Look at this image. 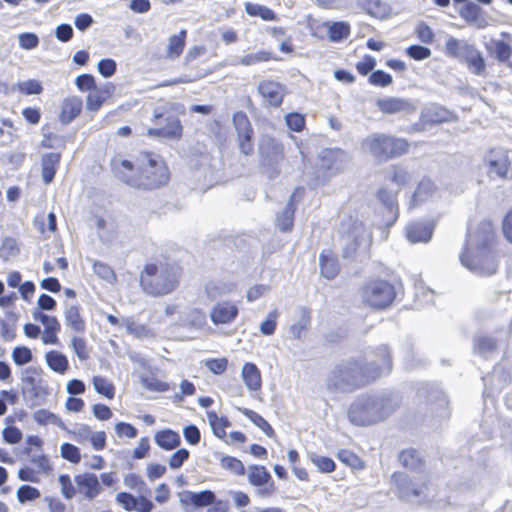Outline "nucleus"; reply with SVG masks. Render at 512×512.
Instances as JSON below:
<instances>
[{
  "instance_id": "60",
  "label": "nucleus",
  "mask_w": 512,
  "mask_h": 512,
  "mask_svg": "<svg viewBox=\"0 0 512 512\" xmlns=\"http://www.w3.org/2000/svg\"><path fill=\"white\" fill-rule=\"evenodd\" d=\"M40 497V491L30 485H22L17 490V498L20 503L33 501Z\"/></svg>"
},
{
  "instance_id": "49",
  "label": "nucleus",
  "mask_w": 512,
  "mask_h": 512,
  "mask_svg": "<svg viewBox=\"0 0 512 512\" xmlns=\"http://www.w3.org/2000/svg\"><path fill=\"white\" fill-rule=\"evenodd\" d=\"M310 460L321 473H332L336 469L334 460L328 456L311 454Z\"/></svg>"
},
{
  "instance_id": "54",
  "label": "nucleus",
  "mask_w": 512,
  "mask_h": 512,
  "mask_svg": "<svg viewBox=\"0 0 512 512\" xmlns=\"http://www.w3.org/2000/svg\"><path fill=\"white\" fill-rule=\"evenodd\" d=\"M481 8L474 2H467L460 9V16L468 22H476L481 17Z\"/></svg>"
},
{
  "instance_id": "26",
  "label": "nucleus",
  "mask_w": 512,
  "mask_h": 512,
  "mask_svg": "<svg viewBox=\"0 0 512 512\" xmlns=\"http://www.w3.org/2000/svg\"><path fill=\"white\" fill-rule=\"evenodd\" d=\"M351 423L357 426H368L374 424L368 402L352 405L348 411Z\"/></svg>"
},
{
  "instance_id": "43",
  "label": "nucleus",
  "mask_w": 512,
  "mask_h": 512,
  "mask_svg": "<svg viewBox=\"0 0 512 512\" xmlns=\"http://www.w3.org/2000/svg\"><path fill=\"white\" fill-rule=\"evenodd\" d=\"M245 11L251 17H260L264 21H275L277 20V14L267 6L254 4L247 2L245 3Z\"/></svg>"
},
{
  "instance_id": "33",
  "label": "nucleus",
  "mask_w": 512,
  "mask_h": 512,
  "mask_svg": "<svg viewBox=\"0 0 512 512\" xmlns=\"http://www.w3.org/2000/svg\"><path fill=\"white\" fill-rule=\"evenodd\" d=\"M80 311L81 309L78 305H71L64 313L66 325L76 333H84L86 331V322Z\"/></svg>"
},
{
  "instance_id": "11",
  "label": "nucleus",
  "mask_w": 512,
  "mask_h": 512,
  "mask_svg": "<svg viewBox=\"0 0 512 512\" xmlns=\"http://www.w3.org/2000/svg\"><path fill=\"white\" fill-rule=\"evenodd\" d=\"M248 481L252 486L259 488L257 494L261 497H270L276 492L275 482L265 466H249Z\"/></svg>"
},
{
  "instance_id": "19",
  "label": "nucleus",
  "mask_w": 512,
  "mask_h": 512,
  "mask_svg": "<svg viewBox=\"0 0 512 512\" xmlns=\"http://www.w3.org/2000/svg\"><path fill=\"white\" fill-rule=\"evenodd\" d=\"M215 494L211 490L200 492L185 491L180 495V503L183 506H193L196 508L210 506L214 503Z\"/></svg>"
},
{
  "instance_id": "24",
  "label": "nucleus",
  "mask_w": 512,
  "mask_h": 512,
  "mask_svg": "<svg viewBox=\"0 0 512 512\" xmlns=\"http://www.w3.org/2000/svg\"><path fill=\"white\" fill-rule=\"evenodd\" d=\"M464 61L467 68L474 75H484L486 72V64L481 52L473 45H466Z\"/></svg>"
},
{
  "instance_id": "36",
  "label": "nucleus",
  "mask_w": 512,
  "mask_h": 512,
  "mask_svg": "<svg viewBox=\"0 0 512 512\" xmlns=\"http://www.w3.org/2000/svg\"><path fill=\"white\" fill-rule=\"evenodd\" d=\"M206 415L213 434L217 438L225 440L227 436L226 429L231 426L229 419L226 416H218V414L213 410L207 411Z\"/></svg>"
},
{
  "instance_id": "39",
  "label": "nucleus",
  "mask_w": 512,
  "mask_h": 512,
  "mask_svg": "<svg viewBox=\"0 0 512 512\" xmlns=\"http://www.w3.org/2000/svg\"><path fill=\"white\" fill-rule=\"evenodd\" d=\"M277 60H279V58L272 51L259 50L255 53H249L242 56L239 59V64L243 66H255L260 63H266Z\"/></svg>"
},
{
  "instance_id": "41",
  "label": "nucleus",
  "mask_w": 512,
  "mask_h": 512,
  "mask_svg": "<svg viewBox=\"0 0 512 512\" xmlns=\"http://www.w3.org/2000/svg\"><path fill=\"white\" fill-rule=\"evenodd\" d=\"M239 410L254 425L261 429L267 437L274 438L276 436L272 426L260 414L248 408H241Z\"/></svg>"
},
{
  "instance_id": "55",
  "label": "nucleus",
  "mask_w": 512,
  "mask_h": 512,
  "mask_svg": "<svg viewBox=\"0 0 512 512\" xmlns=\"http://www.w3.org/2000/svg\"><path fill=\"white\" fill-rule=\"evenodd\" d=\"M228 364V359L226 357L209 358L204 362L205 367L215 375L225 373L228 368Z\"/></svg>"
},
{
  "instance_id": "51",
  "label": "nucleus",
  "mask_w": 512,
  "mask_h": 512,
  "mask_svg": "<svg viewBox=\"0 0 512 512\" xmlns=\"http://www.w3.org/2000/svg\"><path fill=\"white\" fill-rule=\"evenodd\" d=\"M70 346L81 361L90 357L88 344L85 338L74 336L71 338Z\"/></svg>"
},
{
  "instance_id": "12",
  "label": "nucleus",
  "mask_w": 512,
  "mask_h": 512,
  "mask_svg": "<svg viewBox=\"0 0 512 512\" xmlns=\"http://www.w3.org/2000/svg\"><path fill=\"white\" fill-rule=\"evenodd\" d=\"M485 163L491 176L501 179L507 178L511 162L508 153L502 149H490L485 157Z\"/></svg>"
},
{
  "instance_id": "3",
  "label": "nucleus",
  "mask_w": 512,
  "mask_h": 512,
  "mask_svg": "<svg viewBox=\"0 0 512 512\" xmlns=\"http://www.w3.org/2000/svg\"><path fill=\"white\" fill-rule=\"evenodd\" d=\"M497 233L491 221H482L470 228L460 255L461 263L481 275H492L498 267L495 247Z\"/></svg>"
},
{
  "instance_id": "2",
  "label": "nucleus",
  "mask_w": 512,
  "mask_h": 512,
  "mask_svg": "<svg viewBox=\"0 0 512 512\" xmlns=\"http://www.w3.org/2000/svg\"><path fill=\"white\" fill-rule=\"evenodd\" d=\"M391 368L389 351L386 348H379L365 361L353 360L347 366L337 369L328 382V389L352 392L373 383L382 375L389 373Z\"/></svg>"
},
{
  "instance_id": "15",
  "label": "nucleus",
  "mask_w": 512,
  "mask_h": 512,
  "mask_svg": "<svg viewBox=\"0 0 512 512\" xmlns=\"http://www.w3.org/2000/svg\"><path fill=\"white\" fill-rule=\"evenodd\" d=\"M377 198L385 209L386 225H393L399 217V204L397 201V193L385 187H382L377 191Z\"/></svg>"
},
{
  "instance_id": "17",
  "label": "nucleus",
  "mask_w": 512,
  "mask_h": 512,
  "mask_svg": "<svg viewBox=\"0 0 512 512\" xmlns=\"http://www.w3.org/2000/svg\"><path fill=\"white\" fill-rule=\"evenodd\" d=\"M239 314L236 304L224 301L217 303L210 312L211 321L215 325L228 324L233 322Z\"/></svg>"
},
{
  "instance_id": "62",
  "label": "nucleus",
  "mask_w": 512,
  "mask_h": 512,
  "mask_svg": "<svg viewBox=\"0 0 512 512\" xmlns=\"http://www.w3.org/2000/svg\"><path fill=\"white\" fill-rule=\"evenodd\" d=\"M58 481L61 486L62 495L68 500L72 499L76 495V490L71 477L68 474H62L59 476Z\"/></svg>"
},
{
  "instance_id": "1",
  "label": "nucleus",
  "mask_w": 512,
  "mask_h": 512,
  "mask_svg": "<svg viewBox=\"0 0 512 512\" xmlns=\"http://www.w3.org/2000/svg\"><path fill=\"white\" fill-rule=\"evenodd\" d=\"M110 167L115 178L138 190H158L167 186L171 179L164 158L148 150L140 151L136 164L128 159L113 157Z\"/></svg>"
},
{
  "instance_id": "13",
  "label": "nucleus",
  "mask_w": 512,
  "mask_h": 512,
  "mask_svg": "<svg viewBox=\"0 0 512 512\" xmlns=\"http://www.w3.org/2000/svg\"><path fill=\"white\" fill-rule=\"evenodd\" d=\"M258 92L269 106L278 108L283 103L285 87L274 80H263L258 85Z\"/></svg>"
},
{
  "instance_id": "9",
  "label": "nucleus",
  "mask_w": 512,
  "mask_h": 512,
  "mask_svg": "<svg viewBox=\"0 0 512 512\" xmlns=\"http://www.w3.org/2000/svg\"><path fill=\"white\" fill-rule=\"evenodd\" d=\"M233 126L236 131L238 148L244 156H252L255 152L254 129L244 111H237L232 117Z\"/></svg>"
},
{
  "instance_id": "16",
  "label": "nucleus",
  "mask_w": 512,
  "mask_h": 512,
  "mask_svg": "<svg viewBox=\"0 0 512 512\" xmlns=\"http://www.w3.org/2000/svg\"><path fill=\"white\" fill-rule=\"evenodd\" d=\"M434 227L424 221L410 222L405 228V236L410 243H426L433 235Z\"/></svg>"
},
{
  "instance_id": "20",
  "label": "nucleus",
  "mask_w": 512,
  "mask_h": 512,
  "mask_svg": "<svg viewBox=\"0 0 512 512\" xmlns=\"http://www.w3.org/2000/svg\"><path fill=\"white\" fill-rule=\"evenodd\" d=\"M83 101L78 96L65 98L61 104L59 120L63 124H69L76 119L82 112Z\"/></svg>"
},
{
  "instance_id": "44",
  "label": "nucleus",
  "mask_w": 512,
  "mask_h": 512,
  "mask_svg": "<svg viewBox=\"0 0 512 512\" xmlns=\"http://www.w3.org/2000/svg\"><path fill=\"white\" fill-rule=\"evenodd\" d=\"M92 384L96 392L105 398L112 400L116 394V388L113 382L103 376H94Z\"/></svg>"
},
{
  "instance_id": "31",
  "label": "nucleus",
  "mask_w": 512,
  "mask_h": 512,
  "mask_svg": "<svg viewBox=\"0 0 512 512\" xmlns=\"http://www.w3.org/2000/svg\"><path fill=\"white\" fill-rule=\"evenodd\" d=\"M154 440L163 450L171 451L181 444L180 435L171 429H163L155 433Z\"/></svg>"
},
{
  "instance_id": "56",
  "label": "nucleus",
  "mask_w": 512,
  "mask_h": 512,
  "mask_svg": "<svg viewBox=\"0 0 512 512\" xmlns=\"http://www.w3.org/2000/svg\"><path fill=\"white\" fill-rule=\"evenodd\" d=\"M364 6L367 12L376 18H384L388 14V9L381 0H365Z\"/></svg>"
},
{
  "instance_id": "64",
  "label": "nucleus",
  "mask_w": 512,
  "mask_h": 512,
  "mask_svg": "<svg viewBox=\"0 0 512 512\" xmlns=\"http://www.w3.org/2000/svg\"><path fill=\"white\" fill-rule=\"evenodd\" d=\"M501 230L506 241L512 244V207L505 213L502 219Z\"/></svg>"
},
{
  "instance_id": "47",
  "label": "nucleus",
  "mask_w": 512,
  "mask_h": 512,
  "mask_svg": "<svg viewBox=\"0 0 512 512\" xmlns=\"http://www.w3.org/2000/svg\"><path fill=\"white\" fill-rule=\"evenodd\" d=\"M220 465L223 469L228 470L237 476H243L246 472L243 462L233 456H223L220 460Z\"/></svg>"
},
{
  "instance_id": "6",
  "label": "nucleus",
  "mask_w": 512,
  "mask_h": 512,
  "mask_svg": "<svg viewBox=\"0 0 512 512\" xmlns=\"http://www.w3.org/2000/svg\"><path fill=\"white\" fill-rule=\"evenodd\" d=\"M361 146L365 152L378 162L400 158L409 153L411 143L403 137L389 133L376 132L362 140Z\"/></svg>"
},
{
  "instance_id": "50",
  "label": "nucleus",
  "mask_w": 512,
  "mask_h": 512,
  "mask_svg": "<svg viewBox=\"0 0 512 512\" xmlns=\"http://www.w3.org/2000/svg\"><path fill=\"white\" fill-rule=\"evenodd\" d=\"M94 273L107 283H114L116 281V274L114 270L106 263L95 261L93 263Z\"/></svg>"
},
{
  "instance_id": "45",
  "label": "nucleus",
  "mask_w": 512,
  "mask_h": 512,
  "mask_svg": "<svg viewBox=\"0 0 512 512\" xmlns=\"http://www.w3.org/2000/svg\"><path fill=\"white\" fill-rule=\"evenodd\" d=\"M34 420L39 425L53 424L61 429H65V424L62 419L47 409H39L33 415Z\"/></svg>"
},
{
  "instance_id": "53",
  "label": "nucleus",
  "mask_w": 512,
  "mask_h": 512,
  "mask_svg": "<svg viewBox=\"0 0 512 512\" xmlns=\"http://www.w3.org/2000/svg\"><path fill=\"white\" fill-rule=\"evenodd\" d=\"M390 181L398 187H404L410 182L409 172L399 165H393L390 175Z\"/></svg>"
},
{
  "instance_id": "37",
  "label": "nucleus",
  "mask_w": 512,
  "mask_h": 512,
  "mask_svg": "<svg viewBox=\"0 0 512 512\" xmlns=\"http://www.w3.org/2000/svg\"><path fill=\"white\" fill-rule=\"evenodd\" d=\"M47 366L54 372L65 374L69 369V361L66 355L57 351L51 350L45 354Z\"/></svg>"
},
{
  "instance_id": "4",
  "label": "nucleus",
  "mask_w": 512,
  "mask_h": 512,
  "mask_svg": "<svg viewBox=\"0 0 512 512\" xmlns=\"http://www.w3.org/2000/svg\"><path fill=\"white\" fill-rule=\"evenodd\" d=\"M391 483L394 487L395 496L405 504L416 507H431L439 501V488L426 472L409 476L396 471L391 475Z\"/></svg>"
},
{
  "instance_id": "29",
  "label": "nucleus",
  "mask_w": 512,
  "mask_h": 512,
  "mask_svg": "<svg viewBox=\"0 0 512 512\" xmlns=\"http://www.w3.org/2000/svg\"><path fill=\"white\" fill-rule=\"evenodd\" d=\"M376 105L383 114H396L410 109L408 101L397 97H385L377 100Z\"/></svg>"
},
{
  "instance_id": "48",
  "label": "nucleus",
  "mask_w": 512,
  "mask_h": 512,
  "mask_svg": "<svg viewBox=\"0 0 512 512\" xmlns=\"http://www.w3.org/2000/svg\"><path fill=\"white\" fill-rule=\"evenodd\" d=\"M434 190L433 184L430 181H421L416 187L412 198L411 206L415 207L425 200Z\"/></svg>"
},
{
  "instance_id": "10",
  "label": "nucleus",
  "mask_w": 512,
  "mask_h": 512,
  "mask_svg": "<svg viewBox=\"0 0 512 512\" xmlns=\"http://www.w3.org/2000/svg\"><path fill=\"white\" fill-rule=\"evenodd\" d=\"M285 158L284 145L273 137H268L260 147V164L270 177L278 175L279 165Z\"/></svg>"
},
{
  "instance_id": "7",
  "label": "nucleus",
  "mask_w": 512,
  "mask_h": 512,
  "mask_svg": "<svg viewBox=\"0 0 512 512\" xmlns=\"http://www.w3.org/2000/svg\"><path fill=\"white\" fill-rule=\"evenodd\" d=\"M396 288L388 280L375 278L366 282L361 289L362 302L374 310L390 307L396 299Z\"/></svg>"
},
{
  "instance_id": "40",
  "label": "nucleus",
  "mask_w": 512,
  "mask_h": 512,
  "mask_svg": "<svg viewBox=\"0 0 512 512\" xmlns=\"http://www.w3.org/2000/svg\"><path fill=\"white\" fill-rule=\"evenodd\" d=\"M296 204L293 198L290 199L285 209L278 215L277 224L282 232H289L294 226V215Z\"/></svg>"
},
{
  "instance_id": "14",
  "label": "nucleus",
  "mask_w": 512,
  "mask_h": 512,
  "mask_svg": "<svg viewBox=\"0 0 512 512\" xmlns=\"http://www.w3.org/2000/svg\"><path fill=\"white\" fill-rule=\"evenodd\" d=\"M116 502L127 512H151L154 509L153 502L146 496L135 497L128 492H119L116 495Z\"/></svg>"
},
{
  "instance_id": "59",
  "label": "nucleus",
  "mask_w": 512,
  "mask_h": 512,
  "mask_svg": "<svg viewBox=\"0 0 512 512\" xmlns=\"http://www.w3.org/2000/svg\"><path fill=\"white\" fill-rule=\"evenodd\" d=\"M368 82L373 86L386 87L392 84L393 78L383 70H376L370 74Z\"/></svg>"
},
{
  "instance_id": "46",
  "label": "nucleus",
  "mask_w": 512,
  "mask_h": 512,
  "mask_svg": "<svg viewBox=\"0 0 512 512\" xmlns=\"http://www.w3.org/2000/svg\"><path fill=\"white\" fill-rule=\"evenodd\" d=\"M351 33L350 25L347 22H333L328 29V37L333 42H339L347 38Z\"/></svg>"
},
{
  "instance_id": "27",
  "label": "nucleus",
  "mask_w": 512,
  "mask_h": 512,
  "mask_svg": "<svg viewBox=\"0 0 512 512\" xmlns=\"http://www.w3.org/2000/svg\"><path fill=\"white\" fill-rule=\"evenodd\" d=\"M114 86L107 84L101 88H94L89 91L86 97V107L89 111H98L110 96Z\"/></svg>"
},
{
  "instance_id": "52",
  "label": "nucleus",
  "mask_w": 512,
  "mask_h": 512,
  "mask_svg": "<svg viewBox=\"0 0 512 512\" xmlns=\"http://www.w3.org/2000/svg\"><path fill=\"white\" fill-rule=\"evenodd\" d=\"M60 453L62 458L69 461L72 464H78L81 461L80 449L71 443H63L60 447Z\"/></svg>"
},
{
  "instance_id": "34",
  "label": "nucleus",
  "mask_w": 512,
  "mask_h": 512,
  "mask_svg": "<svg viewBox=\"0 0 512 512\" xmlns=\"http://www.w3.org/2000/svg\"><path fill=\"white\" fill-rule=\"evenodd\" d=\"M186 38V29H182L177 34L170 36L166 49V57L172 60L180 57L186 46Z\"/></svg>"
},
{
  "instance_id": "22",
  "label": "nucleus",
  "mask_w": 512,
  "mask_h": 512,
  "mask_svg": "<svg viewBox=\"0 0 512 512\" xmlns=\"http://www.w3.org/2000/svg\"><path fill=\"white\" fill-rule=\"evenodd\" d=\"M241 378L251 392L260 391L262 388V375L260 369L253 362H246L241 370Z\"/></svg>"
},
{
  "instance_id": "32",
  "label": "nucleus",
  "mask_w": 512,
  "mask_h": 512,
  "mask_svg": "<svg viewBox=\"0 0 512 512\" xmlns=\"http://www.w3.org/2000/svg\"><path fill=\"white\" fill-rule=\"evenodd\" d=\"M400 464L409 470L422 469L425 466V460L414 448L403 449L399 455Z\"/></svg>"
},
{
  "instance_id": "5",
  "label": "nucleus",
  "mask_w": 512,
  "mask_h": 512,
  "mask_svg": "<svg viewBox=\"0 0 512 512\" xmlns=\"http://www.w3.org/2000/svg\"><path fill=\"white\" fill-rule=\"evenodd\" d=\"M181 273L182 269L173 263L148 262L140 272L139 284L148 295H168L178 288Z\"/></svg>"
},
{
  "instance_id": "61",
  "label": "nucleus",
  "mask_w": 512,
  "mask_h": 512,
  "mask_svg": "<svg viewBox=\"0 0 512 512\" xmlns=\"http://www.w3.org/2000/svg\"><path fill=\"white\" fill-rule=\"evenodd\" d=\"M277 310L270 311L266 319L260 325V331L263 335L269 336L274 334L277 327Z\"/></svg>"
},
{
  "instance_id": "23",
  "label": "nucleus",
  "mask_w": 512,
  "mask_h": 512,
  "mask_svg": "<svg viewBox=\"0 0 512 512\" xmlns=\"http://www.w3.org/2000/svg\"><path fill=\"white\" fill-rule=\"evenodd\" d=\"M321 275L328 279H334L340 272V265L337 256L331 250H324L319 256Z\"/></svg>"
},
{
  "instance_id": "18",
  "label": "nucleus",
  "mask_w": 512,
  "mask_h": 512,
  "mask_svg": "<svg viewBox=\"0 0 512 512\" xmlns=\"http://www.w3.org/2000/svg\"><path fill=\"white\" fill-rule=\"evenodd\" d=\"M370 412L373 416V422L377 423L389 417L398 407V403L394 402L391 398L382 397L377 399L368 400Z\"/></svg>"
},
{
  "instance_id": "28",
  "label": "nucleus",
  "mask_w": 512,
  "mask_h": 512,
  "mask_svg": "<svg viewBox=\"0 0 512 512\" xmlns=\"http://www.w3.org/2000/svg\"><path fill=\"white\" fill-rule=\"evenodd\" d=\"M61 154L58 152L47 153L42 156V178L46 184L53 181L55 174L59 168Z\"/></svg>"
},
{
  "instance_id": "57",
  "label": "nucleus",
  "mask_w": 512,
  "mask_h": 512,
  "mask_svg": "<svg viewBox=\"0 0 512 512\" xmlns=\"http://www.w3.org/2000/svg\"><path fill=\"white\" fill-rule=\"evenodd\" d=\"M286 124L288 128L294 132H301L306 125L305 116L298 112H292L286 115Z\"/></svg>"
},
{
  "instance_id": "21",
  "label": "nucleus",
  "mask_w": 512,
  "mask_h": 512,
  "mask_svg": "<svg viewBox=\"0 0 512 512\" xmlns=\"http://www.w3.org/2000/svg\"><path fill=\"white\" fill-rule=\"evenodd\" d=\"M75 482L78 486L79 492L89 500L97 497L102 491L99 480L94 474L77 475L75 477Z\"/></svg>"
},
{
  "instance_id": "42",
  "label": "nucleus",
  "mask_w": 512,
  "mask_h": 512,
  "mask_svg": "<svg viewBox=\"0 0 512 512\" xmlns=\"http://www.w3.org/2000/svg\"><path fill=\"white\" fill-rule=\"evenodd\" d=\"M337 458L341 463L353 470H363L366 467L361 457L349 449H340L337 452Z\"/></svg>"
},
{
  "instance_id": "38",
  "label": "nucleus",
  "mask_w": 512,
  "mask_h": 512,
  "mask_svg": "<svg viewBox=\"0 0 512 512\" xmlns=\"http://www.w3.org/2000/svg\"><path fill=\"white\" fill-rule=\"evenodd\" d=\"M490 52L495 58L502 63H506L507 66L512 70V47L508 42L503 40H492Z\"/></svg>"
},
{
  "instance_id": "58",
  "label": "nucleus",
  "mask_w": 512,
  "mask_h": 512,
  "mask_svg": "<svg viewBox=\"0 0 512 512\" xmlns=\"http://www.w3.org/2000/svg\"><path fill=\"white\" fill-rule=\"evenodd\" d=\"M12 359L18 366L25 365L32 361V352L26 346H17L12 351Z\"/></svg>"
},
{
  "instance_id": "35",
  "label": "nucleus",
  "mask_w": 512,
  "mask_h": 512,
  "mask_svg": "<svg viewBox=\"0 0 512 512\" xmlns=\"http://www.w3.org/2000/svg\"><path fill=\"white\" fill-rule=\"evenodd\" d=\"M33 224L37 231L45 238L57 231V220L53 212H50L47 216L44 214H37L34 218Z\"/></svg>"
},
{
  "instance_id": "30",
  "label": "nucleus",
  "mask_w": 512,
  "mask_h": 512,
  "mask_svg": "<svg viewBox=\"0 0 512 512\" xmlns=\"http://www.w3.org/2000/svg\"><path fill=\"white\" fill-rule=\"evenodd\" d=\"M311 310L302 307L299 311V320L290 326L289 332L293 339L301 340L311 326Z\"/></svg>"
},
{
  "instance_id": "8",
  "label": "nucleus",
  "mask_w": 512,
  "mask_h": 512,
  "mask_svg": "<svg viewBox=\"0 0 512 512\" xmlns=\"http://www.w3.org/2000/svg\"><path fill=\"white\" fill-rule=\"evenodd\" d=\"M152 122L156 127L147 130L150 137L179 140L183 135V126L173 112V105L155 108Z\"/></svg>"
},
{
  "instance_id": "25",
  "label": "nucleus",
  "mask_w": 512,
  "mask_h": 512,
  "mask_svg": "<svg viewBox=\"0 0 512 512\" xmlns=\"http://www.w3.org/2000/svg\"><path fill=\"white\" fill-rule=\"evenodd\" d=\"M40 321L45 326L42 334V342L44 344L57 345L59 344L58 332L61 329V325L58 319L54 316L42 314Z\"/></svg>"
},
{
  "instance_id": "63",
  "label": "nucleus",
  "mask_w": 512,
  "mask_h": 512,
  "mask_svg": "<svg viewBox=\"0 0 512 512\" xmlns=\"http://www.w3.org/2000/svg\"><path fill=\"white\" fill-rule=\"evenodd\" d=\"M18 90L25 95H32L42 93L43 87L38 80L30 79L19 83Z\"/></svg>"
}]
</instances>
